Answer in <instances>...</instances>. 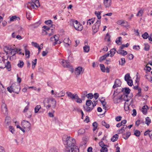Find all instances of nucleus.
I'll list each match as a JSON object with an SVG mask.
<instances>
[{"label":"nucleus","mask_w":152,"mask_h":152,"mask_svg":"<svg viewBox=\"0 0 152 152\" xmlns=\"http://www.w3.org/2000/svg\"><path fill=\"white\" fill-rule=\"evenodd\" d=\"M118 138V134H116L114 135L111 139V140L113 142H114L117 140Z\"/></svg>","instance_id":"5701e85b"},{"label":"nucleus","mask_w":152,"mask_h":152,"mask_svg":"<svg viewBox=\"0 0 152 152\" xmlns=\"http://www.w3.org/2000/svg\"><path fill=\"white\" fill-rule=\"evenodd\" d=\"M45 23L47 25L50 24L52 23V21L51 20H50L45 21Z\"/></svg>","instance_id":"052dcab7"},{"label":"nucleus","mask_w":152,"mask_h":152,"mask_svg":"<svg viewBox=\"0 0 152 152\" xmlns=\"http://www.w3.org/2000/svg\"><path fill=\"white\" fill-rule=\"evenodd\" d=\"M41 107L40 105H37L34 108V112L35 113H37L39 111V110L41 108Z\"/></svg>","instance_id":"72a5a7b5"},{"label":"nucleus","mask_w":152,"mask_h":152,"mask_svg":"<svg viewBox=\"0 0 152 152\" xmlns=\"http://www.w3.org/2000/svg\"><path fill=\"white\" fill-rule=\"evenodd\" d=\"M11 51V52L10 54H11L12 56L10 58V60H11L12 59V60L15 59L16 58L15 55L16 54L15 53L17 52L18 50H16V49L15 50L14 48H12Z\"/></svg>","instance_id":"9d476101"},{"label":"nucleus","mask_w":152,"mask_h":152,"mask_svg":"<svg viewBox=\"0 0 152 152\" xmlns=\"http://www.w3.org/2000/svg\"><path fill=\"white\" fill-rule=\"evenodd\" d=\"M126 62L124 58H121V62L119 61V64L121 66L124 65L125 63Z\"/></svg>","instance_id":"473e14b6"},{"label":"nucleus","mask_w":152,"mask_h":152,"mask_svg":"<svg viewBox=\"0 0 152 152\" xmlns=\"http://www.w3.org/2000/svg\"><path fill=\"white\" fill-rule=\"evenodd\" d=\"M134 135L136 137H139L140 135V132L139 131L136 130L134 131Z\"/></svg>","instance_id":"e433bc0d"},{"label":"nucleus","mask_w":152,"mask_h":152,"mask_svg":"<svg viewBox=\"0 0 152 152\" xmlns=\"http://www.w3.org/2000/svg\"><path fill=\"white\" fill-rule=\"evenodd\" d=\"M127 128V126L126 125H124L121 129L118 130V134L123 133V132L125 131V129H126Z\"/></svg>","instance_id":"4be33fe9"},{"label":"nucleus","mask_w":152,"mask_h":152,"mask_svg":"<svg viewBox=\"0 0 152 152\" xmlns=\"http://www.w3.org/2000/svg\"><path fill=\"white\" fill-rule=\"evenodd\" d=\"M122 118V117L121 116H118L115 118V120L117 121H120Z\"/></svg>","instance_id":"338daca9"},{"label":"nucleus","mask_w":152,"mask_h":152,"mask_svg":"<svg viewBox=\"0 0 152 152\" xmlns=\"http://www.w3.org/2000/svg\"><path fill=\"white\" fill-rule=\"evenodd\" d=\"M86 96L88 99H91L93 98V95L92 93H89L87 94H86Z\"/></svg>","instance_id":"37998d69"},{"label":"nucleus","mask_w":152,"mask_h":152,"mask_svg":"<svg viewBox=\"0 0 152 152\" xmlns=\"http://www.w3.org/2000/svg\"><path fill=\"white\" fill-rule=\"evenodd\" d=\"M149 45L148 44H145V50L147 51H148L149 50Z\"/></svg>","instance_id":"6e6d98bb"},{"label":"nucleus","mask_w":152,"mask_h":152,"mask_svg":"<svg viewBox=\"0 0 152 152\" xmlns=\"http://www.w3.org/2000/svg\"><path fill=\"white\" fill-rule=\"evenodd\" d=\"M100 151L101 152H107L108 149L107 147H104L102 148Z\"/></svg>","instance_id":"09e8293b"},{"label":"nucleus","mask_w":152,"mask_h":152,"mask_svg":"<svg viewBox=\"0 0 152 152\" xmlns=\"http://www.w3.org/2000/svg\"><path fill=\"white\" fill-rule=\"evenodd\" d=\"M143 12V11L142 10H139L136 15L137 16H141L142 15V14Z\"/></svg>","instance_id":"49530a36"},{"label":"nucleus","mask_w":152,"mask_h":152,"mask_svg":"<svg viewBox=\"0 0 152 152\" xmlns=\"http://www.w3.org/2000/svg\"><path fill=\"white\" fill-rule=\"evenodd\" d=\"M102 125L105 127L106 128H109L110 127L109 124H107L104 121H103L102 122Z\"/></svg>","instance_id":"c85d7f7f"},{"label":"nucleus","mask_w":152,"mask_h":152,"mask_svg":"<svg viewBox=\"0 0 152 152\" xmlns=\"http://www.w3.org/2000/svg\"><path fill=\"white\" fill-rule=\"evenodd\" d=\"M125 23H127V22H125L124 21L121 20H118L117 22V24L119 25H121L123 24H124Z\"/></svg>","instance_id":"de8ad7c7"},{"label":"nucleus","mask_w":152,"mask_h":152,"mask_svg":"<svg viewBox=\"0 0 152 152\" xmlns=\"http://www.w3.org/2000/svg\"><path fill=\"white\" fill-rule=\"evenodd\" d=\"M106 58L104 56V55H103L99 59V61L100 62H102L103 61L105 60Z\"/></svg>","instance_id":"e2e57ef3"},{"label":"nucleus","mask_w":152,"mask_h":152,"mask_svg":"<svg viewBox=\"0 0 152 152\" xmlns=\"http://www.w3.org/2000/svg\"><path fill=\"white\" fill-rule=\"evenodd\" d=\"M131 135L130 132H127L125 133H124L122 134V137L125 140H127Z\"/></svg>","instance_id":"a211bd4d"},{"label":"nucleus","mask_w":152,"mask_h":152,"mask_svg":"<svg viewBox=\"0 0 152 152\" xmlns=\"http://www.w3.org/2000/svg\"><path fill=\"white\" fill-rule=\"evenodd\" d=\"M85 132V130L83 129H79L78 132V134H83Z\"/></svg>","instance_id":"c03bdc74"},{"label":"nucleus","mask_w":152,"mask_h":152,"mask_svg":"<svg viewBox=\"0 0 152 152\" xmlns=\"http://www.w3.org/2000/svg\"><path fill=\"white\" fill-rule=\"evenodd\" d=\"M22 126L24 128H29L30 127L31 124L28 121L26 120H23L21 124Z\"/></svg>","instance_id":"6e6552de"},{"label":"nucleus","mask_w":152,"mask_h":152,"mask_svg":"<svg viewBox=\"0 0 152 152\" xmlns=\"http://www.w3.org/2000/svg\"><path fill=\"white\" fill-rule=\"evenodd\" d=\"M84 51L85 52L88 53L90 50V47L89 46L86 45L83 47Z\"/></svg>","instance_id":"bb28decb"},{"label":"nucleus","mask_w":152,"mask_h":152,"mask_svg":"<svg viewBox=\"0 0 152 152\" xmlns=\"http://www.w3.org/2000/svg\"><path fill=\"white\" fill-rule=\"evenodd\" d=\"M18 18L19 20H20V18L19 17H17L16 15L13 16L11 17L10 19V20L11 21H14L16 20H18Z\"/></svg>","instance_id":"79ce46f5"},{"label":"nucleus","mask_w":152,"mask_h":152,"mask_svg":"<svg viewBox=\"0 0 152 152\" xmlns=\"http://www.w3.org/2000/svg\"><path fill=\"white\" fill-rule=\"evenodd\" d=\"M47 102L48 104H52V107L53 108H55L56 107V101L53 98H48Z\"/></svg>","instance_id":"423d86ee"},{"label":"nucleus","mask_w":152,"mask_h":152,"mask_svg":"<svg viewBox=\"0 0 152 152\" xmlns=\"http://www.w3.org/2000/svg\"><path fill=\"white\" fill-rule=\"evenodd\" d=\"M123 100L126 101V102H128L129 101L130 99L128 98V95L127 94H123Z\"/></svg>","instance_id":"2f4dec72"},{"label":"nucleus","mask_w":152,"mask_h":152,"mask_svg":"<svg viewBox=\"0 0 152 152\" xmlns=\"http://www.w3.org/2000/svg\"><path fill=\"white\" fill-rule=\"evenodd\" d=\"M7 89V91L10 93L13 92L16 94H18L20 88L19 85H16L15 83H13L11 86L8 87Z\"/></svg>","instance_id":"f03ea898"},{"label":"nucleus","mask_w":152,"mask_h":152,"mask_svg":"<svg viewBox=\"0 0 152 152\" xmlns=\"http://www.w3.org/2000/svg\"><path fill=\"white\" fill-rule=\"evenodd\" d=\"M133 48V49L137 50H138L140 49V46L139 45H134Z\"/></svg>","instance_id":"774afa93"},{"label":"nucleus","mask_w":152,"mask_h":152,"mask_svg":"<svg viewBox=\"0 0 152 152\" xmlns=\"http://www.w3.org/2000/svg\"><path fill=\"white\" fill-rule=\"evenodd\" d=\"M61 64L64 67L69 68L71 67L70 63L68 61L63 60L61 62Z\"/></svg>","instance_id":"9b49d317"},{"label":"nucleus","mask_w":152,"mask_h":152,"mask_svg":"<svg viewBox=\"0 0 152 152\" xmlns=\"http://www.w3.org/2000/svg\"><path fill=\"white\" fill-rule=\"evenodd\" d=\"M94 97L96 100L99 97V94L98 93H96L94 94L93 95Z\"/></svg>","instance_id":"69168bd1"},{"label":"nucleus","mask_w":152,"mask_h":152,"mask_svg":"<svg viewBox=\"0 0 152 152\" xmlns=\"http://www.w3.org/2000/svg\"><path fill=\"white\" fill-rule=\"evenodd\" d=\"M9 130L13 134H14L15 130L12 126H9Z\"/></svg>","instance_id":"5fc2aeb1"},{"label":"nucleus","mask_w":152,"mask_h":152,"mask_svg":"<svg viewBox=\"0 0 152 152\" xmlns=\"http://www.w3.org/2000/svg\"><path fill=\"white\" fill-rule=\"evenodd\" d=\"M62 139L64 145H66L70 148L74 146H76L75 145V140L72 137L66 135H64Z\"/></svg>","instance_id":"f257e3e1"},{"label":"nucleus","mask_w":152,"mask_h":152,"mask_svg":"<svg viewBox=\"0 0 152 152\" xmlns=\"http://www.w3.org/2000/svg\"><path fill=\"white\" fill-rule=\"evenodd\" d=\"M122 37H118L115 40V42L118 45H119L118 42H120L121 41Z\"/></svg>","instance_id":"864d4df0"},{"label":"nucleus","mask_w":152,"mask_h":152,"mask_svg":"<svg viewBox=\"0 0 152 152\" xmlns=\"http://www.w3.org/2000/svg\"><path fill=\"white\" fill-rule=\"evenodd\" d=\"M148 109V107L147 105H144L142 107V111L144 115L147 113Z\"/></svg>","instance_id":"6ab92c4d"},{"label":"nucleus","mask_w":152,"mask_h":152,"mask_svg":"<svg viewBox=\"0 0 152 152\" xmlns=\"http://www.w3.org/2000/svg\"><path fill=\"white\" fill-rule=\"evenodd\" d=\"M84 71V69L81 66H78L75 69V73L77 75H79L81 74H82Z\"/></svg>","instance_id":"0eeeda50"},{"label":"nucleus","mask_w":152,"mask_h":152,"mask_svg":"<svg viewBox=\"0 0 152 152\" xmlns=\"http://www.w3.org/2000/svg\"><path fill=\"white\" fill-rule=\"evenodd\" d=\"M6 60H7V59H5L4 56L2 57L0 56V68H4L5 65V61Z\"/></svg>","instance_id":"f8f14e48"},{"label":"nucleus","mask_w":152,"mask_h":152,"mask_svg":"<svg viewBox=\"0 0 152 152\" xmlns=\"http://www.w3.org/2000/svg\"><path fill=\"white\" fill-rule=\"evenodd\" d=\"M31 44L32 45L37 48H38L40 47L39 45L37 42H31Z\"/></svg>","instance_id":"13d9d810"},{"label":"nucleus","mask_w":152,"mask_h":152,"mask_svg":"<svg viewBox=\"0 0 152 152\" xmlns=\"http://www.w3.org/2000/svg\"><path fill=\"white\" fill-rule=\"evenodd\" d=\"M127 82L128 84L130 86H132L133 85V81L132 80H129L128 81H126Z\"/></svg>","instance_id":"4d7b16f0"},{"label":"nucleus","mask_w":152,"mask_h":152,"mask_svg":"<svg viewBox=\"0 0 152 152\" xmlns=\"http://www.w3.org/2000/svg\"><path fill=\"white\" fill-rule=\"evenodd\" d=\"M119 93L115 91L113 95V99L115 104L121 102L123 100V95H118Z\"/></svg>","instance_id":"7ed1b4c3"},{"label":"nucleus","mask_w":152,"mask_h":152,"mask_svg":"<svg viewBox=\"0 0 152 152\" xmlns=\"http://www.w3.org/2000/svg\"><path fill=\"white\" fill-rule=\"evenodd\" d=\"M142 36L143 39H147L148 37V33L145 32L142 35Z\"/></svg>","instance_id":"a19ab883"},{"label":"nucleus","mask_w":152,"mask_h":152,"mask_svg":"<svg viewBox=\"0 0 152 152\" xmlns=\"http://www.w3.org/2000/svg\"><path fill=\"white\" fill-rule=\"evenodd\" d=\"M11 121V118L9 116H7L5 119V123L7 124H9V123Z\"/></svg>","instance_id":"4c0bfd02"},{"label":"nucleus","mask_w":152,"mask_h":152,"mask_svg":"<svg viewBox=\"0 0 152 152\" xmlns=\"http://www.w3.org/2000/svg\"><path fill=\"white\" fill-rule=\"evenodd\" d=\"M56 149L55 147L51 148L49 151V152H57Z\"/></svg>","instance_id":"680f3d73"},{"label":"nucleus","mask_w":152,"mask_h":152,"mask_svg":"<svg viewBox=\"0 0 152 152\" xmlns=\"http://www.w3.org/2000/svg\"><path fill=\"white\" fill-rule=\"evenodd\" d=\"M99 146L102 148L104 147H106V146H107V145H105L104 143V142H103L102 141H101L100 142H99Z\"/></svg>","instance_id":"3c124183"},{"label":"nucleus","mask_w":152,"mask_h":152,"mask_svg":"<svg viewBox=\"0 0 152 152\" xmlns=\"http://www.w3.org/2000/svg\"><path fill=\"white\" fill-rule=\"evenodd\" d=\"M131 77L130 76V74L129 73L126 74L124 77V80L125 81H128L129 80H130L129 78H131Z\"/></svg>","instance_id":"7c9ffc66"},{"label":"nucleus","mask_w":152,"mask_h":152,"mask_svg":"<svg viewBox=\"0 0 152 152\" xmlns=\"http://www.w3.org/2000/svg\"><path fill=\"white\" fill-rule=\"evenodd\" d=\"M32 2L30 3L31 5L34 8V5L37 7H39L40 6V4L39 0H32Z\"/></svg>","instance_id":"1a4fd4ad"},{"label":"nucleus","mask_w":152,"mask_h":152,"mask_svg":"<svg viewBox=\"0 0 152 152\" xmlns=\"http://www.w3.org/2000/svg\"><path fill=\"white\" fill-rule=\"evenodd\" d=\"M102 12V11L100 12H97L95 11V14L96 15L98 19H100L101 18V13Z\"/></svg>","instance_id":"cd10ccee"},{"label":"nucleus","mask_w":152,"mask_h":152,"mask_svg":"<svg viewBox=\"0 0 152 152\" xmlns=\"http://www.w3.org/2000/svg\"><path fill=\"white\" fill-rule=\"evenodd\" d=\"M24 63L23 61L20 60L19 61V63L18 64V66L20 68H22L23 66Z\"/></svg>","instance_id":"c756f323"},{"label":"nucleus","mask_w":152,"mask_h":152,"mask_svg":"<svg viewBox=\"0 0 152 152\" xmlns=\"http://www.w3.org/2000/svg\"><path fill=\"white\" fill-rule=\"evenodd\" d=\"M56 41L53 43V45L54 46L55 45H56L57 44H60L62 42V41H60L58 39V40L55 41Z\"/></svg>","instance_id":"0e129e2a"},{"label":"nucleus","mask_w":152,"mask_h":152,"mask_svg":"<svg viewBox=\"0 0 152 152\" xmlns=\"http://www.w3.org/2000/svg\"><path fill=\"white\" fill-rule=\"evenodd\" d=\"M145 123L148 126L151 123V120L149 117L146 118Z\"/></svg>","instance_id":"f704fd0d"},{"label":"nucleus","mask_w":152,"mask_h":152,"mask_svg":"<svg viewBox=\"0 0 152 152\" xmlns=\"http://www.w3.org/2000/svg\"><path fill=\"white\" fill-rule=\"evenodd\" d=\"M110 35L108 33H107L104 39L105 40L107 39V41L110 42Z\"/></svg>","instance_id":"ea45409f"},{"label":"nucleus","mask_w":152,"mask_h":152,"mask_svg":"<svg viewBox=\"0 0 152 152\" xmlns=\"http://www.w3.org/2000/svg\"><path fill=\"white\" fill-rule=\"evenodd\" d=\"M98 124L97 122H94L92 124V126L94 127L93 130L94 131H95L97 128Z\"/></svg>","instance_id":"c9c22d12"},{"label":"nucleus","mask_w":152,"mask_h":152,"mask_svg":"<svg viewBox=\"0 0 152 152\" xmlns=\"http://www.w3.org/2000/svg\"><path fill=\"white\" fill-rule=\"evenodd\" d=\"M116 51V49L114 48L111 49L109 51L110 54V56L111 57L113 56L115 53Z\"/></svg>","instance_id":"b1692460"},{"label":"nucleus","mask_w":152,"mask_h":152,"mask_svg":"<svg viewBox=\"0 0 152 152\" xmlns=\"http://www.w3.org/2000/svg\"><path fill=\"white\" fill-rule=\"evenodd\" d=\"M73 25L75 28L77 30L79 31H81L83 29V26L80 24H75L74 23L72 24Z\"/></svg>","instance_id":"ddd939ff"},{"label":"nucleus","mask_w":152,"mask_h":152,"mask_svg":"<svg viewBox=\"0 0 152 152\" xmlns=\"http://www.w3.org/2000/svg\"><path fill=\"white\" fill-rule=\"evenodd\" d=\"M100 69L103 72H105V66L103 64H100L99 65Z\"/></svg>","instance_id":"58836bf2"},{"label":"nucleus","mask_w":152,"mask_h":152,"mask_svg":"<svg viewBox=\"0 0 152 152\" xmlns=\"http://www.w3.org/2000/svg\"><path fill=\"white\" fill-rule=\"evenodd\" d=\"M95 20V18H91V19H89L87 21V24L89 25H91V24L93 23L94 21Z\"/></svg>","instance_id":"393cba45"},{"label":"nucleus","mask_w":152,"mask_h":152,"mask_svg":"<svg viewBox=\"0 0 152 152\" xmlns=\"http://www.w3.org/2000/svg\"><path fill=\"white\" fill-rule=\"evenodd\" d=\"M111 0H104V4L106 8L109 7L111 5Z\"/></svg>","instance_id":"dca6fc26"},{"label":"nucleus","mask_w":152,"mask_h":152,"mask_svg":"<svg viewBox=\"0 0 152 152\" xmlns=\"http://www.w3.org/2000/svg\"><path fill=\"white\" fill-rule=\"evenodd\" d=\"M92 102L90 99L87 100L86 101V105L88 106H90L92 104Z\"/></svg>","instance_id":"a18cd8bd"},{"label":"nucleus","mask_w":152,"mask_h":152,"mask_svg":"<svg viewBox=\"0 0 152 152\" xmlns=\"http://www.w3.org/2000/svg\"><path fill=\"white\" fill-rule=\"evenodd\" d=\"M66 93L67 96L72 100H76V102L78 103H82V100L79 97L77 94H73L71 92L69 91L66 92Z\"/></svg>","instance_id":"20e7f679"},{"label":"nucleus","mask_w":152,"mask_h":152,"mask_svg":"<svg viewBox=\"0 0 152 152\" xmlns=\"http://www.w3.org/2000/svg\"><path fill=\"white\" fill-rule=\"evenodd\" d=\"M31 112L30 111H29L26 114V116L28 118H30L31 116Z\"/></svg>","instance_id":"bf43d9fd"},{"label":"nucleus","mask_w":152,"mask_h":152,"mask_svg":"<svg viewBox=\"0 0 152 152\" xmlns=\"http://www.w3.org/2000/svg\"><path fill=\"white\" fill-rule=\"evenodd\" d=\"M1 110L3 111L6 112L7 111V108L6 104L4 102L2 104L1 106Z\"/></svg>","instance_id":"aec40b11"},{"label":"nucleus","mask_w":152,"mask_h":152,"mask_svg":"<svg viewBox=\"0 0 152 152\" xmlns=\"http://www.w3.org/2000/svg\"><path fill=\"white\" fill-rule=\"evenodd\" d=\"M59 36L58 35H55L53 37H52L50 38V39L51 41H53V39H54V40L56 41L58 40L59 39Z\"/></svg>","instance_id":"a878e982"},{"label":"nucleus","mask_w":152,"mask_h":152,"mask_svg":"<svg viewBox=\"0 0 152 152\" xmlns=\"http://www.w3.org/2000/svg\"><path fill=\"white\" fill-rule=\"evenodd\" d=\"M25 55L26 56L28 55V56L27 57V58H29L30 57V51L26 49L25 50Z\"/></svg>","instance_id":"603ef678"},{"label":"nucleus","mask_w":152,"mask_h":152,"mask_svg":"<svg viewBox=\"0 0 152 152\" xmlns=\"http://www.w3.org/2000/svg\"><path fill=\"white\" fill-rule=\"evenodd\" d=\"M83 107L84 110L87 112H91L93 109V107H90L89 106H85L84 105H83Z\"/></svg>","instance_id":"412c9836"},{"label":"nucleus","mask_w":152,"mask_h":152,"mask_svg":"<svg viewBox=\"0 0 152 152\" xmlns=\"http://www.w3.org/2000/svg\"><path fill=\"white\" fill-rule=\"evenodd\" d=\"M6 68L8 71H10L11 70V66L10 64V62L9 61H7L6 64H5L4 65V68Z\"/></svg>","instance_id":"f3484780"},{"label":"nucleus","mask_w":152,"mask_h":152,"mask_svg":"<svg viewBox=\"0 0 152 152\" xmlns=\"http://www.w3.org/2000/svg\"><path fill=\"white\" fill-rule=\"evenodd\" d=\"M100 20H98L94 24L92 27V29L93 32V35L96 33L99 30V26L100 25Z\"/></svg>","instance_id":"39448f33"},{"label":"nucleus","mask_w":152,"mask_h":152,"mask_svg":"<svg viewBox=\"0 0 152 152\" xmlns=\"http://www.w3.org/2000/svg\"><path fill=\"white\" fill-rule=\"evenodd\" d=\"M79 150L78 147L77 146H74L71 147L70 149H69L66 152H79Z\"/></svg>","instance_id":"4468645a"},{"label":"nucleus","mask_w":152,"mask_h":152,"mask_svg":"<svg viewBox=\"0 0 152 152\" xmlns=\"http://www.w3.org/2000/svg\"><path fill=\"white\" fill-rule=\"evenodd\" d=\"M129 44L127 43L126 45L123 44L120 47V48L121 49H123L125 47H128Z\"/></svg>","instance_id":"8fccbe9b"},{"label":"nucleus","mask_w":152,"mask_h":152,"mask_svg":"<svg viewBox=\"0 0 152 152\" xmlns=\"http://www.w3.org/2000/svg\"><path fill=\"white\" fill-rule=\"evenodd\" d=\"M131 90L129 88L125 87L122 88L121 91L123 92V94L128 95L130 93Z\"/></svg>","instance_id":"2eb2a0df"}]
</instances>
